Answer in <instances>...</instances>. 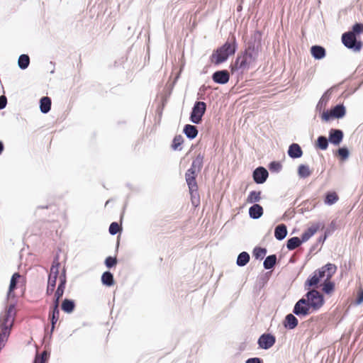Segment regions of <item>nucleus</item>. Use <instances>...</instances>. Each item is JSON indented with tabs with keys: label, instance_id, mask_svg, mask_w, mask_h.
Returning a JSON list of instances; mask_svg holds the SVG:
<instances>
[{
	"label": "nucleus",
	"instance_id": "3c124183",
	"mask_svg": "<svg viewBox=\"0 0 363 363\" xmlns=\"http://www.w3.org/2000/svg\"><path fill=\"white\" fill-rule=\"evenodd\" d=\"M271 168H274L277 170H279L281 168V165L279 163L273 162L271 163Z\"/></svg>",
	"mask_w": 363,
	"mask_h": 363
},
{
	"label": "nucleus",
	"instance_id": "aec40b11",
	"mask_svg": "<svg viewBox=\"0 0 363 363\" xmlns=\"http://www.w3.org/2000/svg\"><path fill=\"white\" fill-rule=\"evenodd\" d=\"M76 305L73 300L65 298L61 304V309L67 313H72L75 309Z\"/></svg>",
	"mask_w": 363,
	"mask_h": 363
},
{
	"label": "nucleus",
	"instance_id": "09e8293b",
	"mask_svg": "<svg viewBox=\"0 0 363 363\" xmlns=\"http://www.w3.org/2000/svg\"><path fill=\"white\" fill-rule=\"evenodd\" d=\"M7 104V99L5 96H0V109H2L6 107Z\"/></svg>",
	"mask_w": 363,
	"mask_h": 363
},
{
	"label": "nucleus",
	"instance_id": "1a4fd4ad",
	"mask_svg": "<svg viewBox=\"0 0 363 363\" xmlns=\"http://www.w3.org/2000/svg\"><path fill=\"white\" fill-rule=\"evenodd\" d=\"M206 104L203 101L196 102L191 113L190 119L196 124L201 123L202 117L205 113Z\"/></svg>",
	"mask_w": 363,
	"mask_h": 363
},
{
	"label": "nucleus",
	"instance_id": "2f4dec72",
	"mask_svg": "<svg viewBox=\"0 0 363 363\" xmlns=\"http://www.w3.org/2000/svg\"><path fill=\"white\" fill-rule=\"evenodd\" d=\"M335 290V283L330 279L325 280L322 291L326 294H331Z\"/></svg>",
	"mask_w": 363,
	"mask_h": 363
},
{
	"label": "nucleus",
	"instance_id": "f3484780",
	"mask_svg": "<svg viewBox=\"0 0 363 363\" xmlns=\"http://www.w3.org/2000/svg\"><path fill=\"white\" fill-rule=\"evenodd\" d=\"M311 53L316 60H320L325 57L326 52L323 47L320 45H313L311 48Z\"/></svg>",
	"mask_w": 363,
	"mask_h": 363
},
{
	"label": "nucleus",
	"instance_id": "f257e3e1",
	"mask_svg": "<svg viewBox=\"0 0 363 363\" xmlns=\"http://www.w3.org/2000/svg\"><path fill=\"white\" fill-rule=\"evenodd\" d=\"M15 306H8L0 315V351L5 347L16 317Z\"/></svg>",
	"mask_w": 363,
	"mask_h": 363
},
{
	"label": "nucleus",
	"instance_id": "37998d69",
	"mask_svg": "<svg viewBox=\"0 0 363 363\" xmlns=\"http://www.w3.org/2000/svg\"><path fill=\"white\" fill-rule=\"evenodd\" d=\"M117 264L116 257H108L105 260V264L108 268H111Z\"/></svg>",
	"mask_w": 363,
	"mask_h": 363
},
{
	"label": "nucleus",
	"instance_id": "f03ea898",
	"mask_svg": "<svg viewBox=\"0 0 363 363\" xmlns=\"http://www.w3.org/2000/svg\"><path fill=\"white\" fill-rule=\"evenodd\" d=\"M237 49L235 36L228 40L220 48L213 51L211 56V62L214 65H220L228 60L229 56L233 55Z\"/></svg>",
	"mask_w": 363,
	"mask_h": 363
},
{
	"label": "nucleus",
	"instance_id": "79ce46f5",
	"mask_svg": "<svg viewBox=\"0 0 363 363\" xmlns=\"http://www.w3.org/2000/svg\"><path fill=\"white\" fill-rule=\"evenodd\" d=\"M337 155L341 160H345L349 156V151L346 147H341L337 151Z\"/></svg>",
	"mask_w": 363,
	"mask_h": 363
},
{
	"label": "nucleus",
	"instance_id": "393cba45",
	"mask_svg": "<svg viewBox=\"0 0 363 363\" xmlns=\"http://www.w3.org/2000/svg\"><path fill=\"white\" fill-rule=\"evenodd\" d=\"M261 194L262 192L260 191H252L250 192L246 199V203L255 204V203L259 202L262 199Z\"/></svg>",
	"mask_w": 363,
	"mask_h": 363
},
{
	"label": "nucleus",
	"instance_id": "a211bd4d",
	"mask_svg": "<svg viewBox=\"0 0 363 363\" xmlns=\"http://www.w3.org/2000/svg\"><path fill=\"white\" fill-rule=\"evenodd\" d=\"M264 213L263 208L257 203H255L249 208V215L253 219L260 218Z\"/></svg>",
	"mask_w": 363,
	"mask_h": 363
},
{
	"label": "nucleus",
	"instance_id": "2eb2a0df",
	"mask_svg": "<svg viewBox=\"0 0 363 363\" xmlns=\"http://www.w3.org/2000/svg\"><path fill=\"white\" fill-rule=\"evenodd\" d=\"M268 177V172L264 167H258L253 172V179L257 184L264 183Z\"/></svg>",
	"mask_w": 363,
	"mask_h": 363
},
{
	"label": "nucleus",
	"instance_id": "0eeeda50",
	"mask_svg": "<svg viewBox=\"0 0 363 363\" xmlns=\"http://www.w3.org/2000/svg\"><path fill=\"white\" fill-rule=\"evenodd\" d=\"M357 33L353 29L351 31L346 32L342 35V42L346 48L354 52H359L362 48V42L357 40Z\"/></svg>",
	"mask_w": 363,
	"mask_h": 363
},
{
	"label": "nucleus",
	"instance_id": "a878e982",
	"mask_svg": "<svg viewBox=\"0 0 363 363\" xmlns=\"http://www.w3.org/2000/svg\"><path fill=\"white\" fill-rule=\"evenodd\" d=\"M21 279H23V277L19 273L16 272L13 274V276L11 279V282H10V285H9V293H8L9 296H11V293L16 288L17 283L19 281V280Z\"/></svg>",
	"mask_w": 363,
	"mask_h": 363
},
{
	"label": "nucleus",
	"instance_id": "603ef678",
	"mask_svg": "<svg viewBox=\"0 0 363 363\" xmlns=\"http://www.w3.org/2000/svg\"><path fill=\"white\" fill-rule=\"evenodd\" d=\"M4 150V145L2 144L1 142H0V154L3 152Z\"/></svg>",
	"mask_w": 363,
	"mask_h": 363
},
{
	"label": "nucleus",
	"instance_id": "a19ab883",
	"mask_svg": "<svg viewBox=\"0 0 363 363\" xmlns=\"http://www.w3.org/2000/svg\"><path fill=\"white\" fill-rule=\"evenodd\" d=\"M121 225L116 222H113L109 226V233L111 235L117 234L121 231Z\"/></svg>",
	"mask_w": 363,
	"mask_h": 363
},
{
	"label": "nucleus",
	"instance_id": "58836bf2",
	"mask_svg": "<svg viewBox=\"0 0 363 363\" xmlns=\"http://www.w3.org/2000/svg\"><path fill=\"white\" fill-rule=\"evenodd\" d=\"M317 146L321 150H326L328 146V142L325 137L320 136L317 140Z\"/></svg>",
	"mask_w": 363,
	"mask_h": 363
},
{
	"label": "nucleus",
	"instance_id": "9b49d317",
	"mask_svg": "<svg viewBox=\"0 0 363 363\" xmlns=\"http://www.w3.org/2000/svg\"><path fill=\"white\" fill-rule=\"evenodd\" d=\"M311 312H313L312 309L305 297L296 302L293 310V313L298 316H306Z\"/></svg>",
	"mask_w": 363,
	"mask_h": 363
},
{
	"label": "nucleus",
	"instance_id": "b1692460",
	"mask_svg": "<svg viewBox=\"0 0 363 363\" xmlns=\"http://www.w3.org/2000/svg\"><path fill=\"white\" fill-rule=\"evenodd\" d=\"M184 133L187 138L194 139L198 135V130L196 126L187 124L184 128Z\"/></svg>",
	"mask_w": 363,
	"mask_h": 363
},
{
	"label": "nucleus",
	"instance_id": "c9c22d12",
	"mask_svg": "<svg viewBox=\"0 0 363 363\" xmlns=\"http://www.w3.org/2000/svg\"><path fill=\"white\" fill-rule=\"evenodd\" d=\"M339 197L335 192H330L326 194L325 203L328 205H332L336 203Z\"/></svg>",
	"mask_w": 363,
	"mask_h": 363
},
{
	"label": "nucleus",
	"instance_id": "ea45409f",
	"mask_svg": "<svg viewBox=\"0 0 363 363\" xmlns=\"http://www.w3.org/2000/svg\"><path fill=\"white\" fill-rule=\"evenodd\" d=\"M267 250L262 247H256L254 250V255L256 258L263 259L266 255Z\"/></svg>",
	"mask_w": 363,
	"mask_h": 363
},
{
	"label": "nucleus",
	"instance_id": "9d476101",
	"mask_svg": "<svg viewBox=\"0 0 363 363\" xmlns=\"http://www.w3.org/2000/svg\"><path fill=\"white\" fill-rule=\"evenodd\" d=\"M64 274L65 279V284L67 283V274H66V269L65 267H61V264L59 262L58 257H56L52 263L50 269V274L48 276L54 277L56 278H58L59 284L58 286L60 284V280L61 277H62Z\"/></svg>",
	"mask_w": 363,
	"mask_h": 363
},
{
	"label": "nucleus",
	"instance_id": "4be33fe9",
	"mask_svg": "<svg viewBox=\"0 0 363 363\" xmlns=\"http://www.w3.org/2000/svg\"><path fill=\"white\" fill-rule=\"evenodd\" d=\"M288 154L291 158H298L301 157L303 152L298 144L293 143L289 147Z\"/></svg>",
	"mask_w": 363,
	"mask_h": 363
},
{
	"label": "nucleus",
	"instance_id": "a18cd8bd",
	"mask_svg": "<svg viewBox=\"0 0 363 363\" xmlns=\"http://www.w3.org/2000/svg\"><path fill=\"white\" fill-rule=\"evenodd\" d=\"M327 102H328V99H325L324 96H323L317 105V108L319 110H321V109L324 110Z\"/></svg>",
	"mask_w": 363,
	"mask_h": 363
},
{
	"label": "nucleus",
	"instance_id": "bb28decb",
	"mask_svg": "<svg viewBox=\"0 0 363 363\" xmlns=\"http://www.w3.org/2000/svg\"><path fill=\"white\" fill-rule=\"evenodd\" d=\"M319 226L318 225H312L308 228L301 235L303 242L307 241L311 237H312L318 230Z\"/></svg>",
	"mask_w": 363,
	"mask_h": 363
},
{
	"label": "nucleus",
	"instance_id": "dca6fc26",
	"mask_svg": "<svg viewBox=\"0 0 363 363\" xmlns=\"http://www.w3.org/2000/svg\"><path fill=\"white\" fill-rule=\"evenodd\" d=\"M343 138V133L340 130L331 129L329 134V140L334 145H339Z\"/></svg>",
	"mask_w": 363,
	"mask_h": 363
},
{
	"label": "nucleus",
	"instance_id": "c03bdc74",
	"mask_svg": "<svg viewBox=\"0 0 363 363\" xmlns=\"http://www.w3.org/2000/svg\"><path fill=\"white\" fill-rule=\"evenodd\" d=\"M47 352H43L40 355H36L34 363H45L47 360Z\"/></svg>",
	"mask_w": 363,
	"mask_h": 363
},
{
	"label": "nucleus",
	"instance_id": "6ab92c4d",
	"mask_svg": "<svg viewBox=\"0 0 363 363\" xmlns=\"http://www.w3.org/2000/svg\"><path fill=\"white\" fill-rule=\"evenodd\" d=\"M203 155L201 153L198 154L196 158L193 160L191 167L189 169L199 172L203 167Z\"/></svg>",
	"mask_w": 363,
	"mask_h": 363
},
{
	"label": "nucleus",
	"instance_id": "f704fd0d",
	"mask_svg": "<svg viewBox=\"0 0 363 363\" xmlns=\"http://www.w3.org/2000/svg\"><path fill=\"white\" fill-rule=\"evenodd\" d=\"M277 257L275 255H269L264 261V267L266 269H272L276 264Z\"/></svg>",
	"mask_w": 363,
	"mask_h": 363
},
{
	"label": "nucleus",
	"instance_id": "de8ad7c7",
	"mask_svg": "<svg viewBox=\"0 0 363 363\" xmlns=\"http://www.w3.org/2000/svg\"><path fill=\"white\" fill-rule=\"evenodd\" d=\"M363 302V289H361L358 293L355 301L356 304L359 305Z\"/></svg>",
	"mask_w": 363,
	"mask_h": 363
},
{
	"label": "nucleus",
	"instance_id": "f8f14e48",
	"mask_svg": "<svg viewBox=\"0 0 363 363\" xmlns=\"http://www.w3.org/2000/svg\"><path fill=\"white\" fill-rule=\"evenodd\" d=\"M345 108L342 105H337L330 111H323L321 118L325 121H328L333 118H340L345 116Z\"/></svg>",
	"mask_w": 363,
	"mask_h": 363
},
{
	"label": "nucleus",
	"instance_id": "4c0bfd02",
	"mask_svg": "<svg viewBox=\"0 0 363 363\" xmlns=\"http://www.w3.org/2000/svg\"><path fill=\"white\" fill-rule=\"evenodd\" d=\"M183 142L184 139L181 135H176L173 139L172 148L174 150L179 149Z\"/></svg>",
	"mask_w": 363,
	"mask_h": 363
},
{
	"label": "nucleus",
	"instance_id": "423d86ee",
	"mask_svg": "<svg viewBox=\"0 0 363 363\" xmlns=\"http://www.w3.org/2000/svg\"><path fill=\"white\" fill-rule=\"evenodd\" d=\"M199 172L188 169L185 174L186 182L188 184L189 193L191 196L193 204L197 206L199 203V196L198 193V185L196 182V177Z\"/></svg>",
	"mask_w": 363,
	"mask_h": 363
},
{
	"label": "nucleus",
	"instance_id": "72a5a7b5",
	"mask_svg": "<svg viewBox=\"0 0 363 363\" xmlns=\"http://www.w3.org/2000/svg\"><path fill=\"white\" fill-rule=\"evenodd\" d=\"M298 174L300 177L306 178L311 174V171L308 165L301 164L298 169Z\"/></svg>",
	"mask_w": 363,
	"mask_h": 363
},
{
	"label": "nucleus",
	"instance_id": "c756f323",
	"mask_svg": "<svg viewBox=\"0 0 363 363\" xmlns=\"http://www.w3.org/2000/svg\"><path fill=\"white\" fill-rule=\"evenodd\" d=\"M101 281L106 286H113L114 284L113 274L110 272H105L101 276Z\"/></svg>",
	"mask_w": 363,
	"mask_h": 363
},
{
	"label": "nucleus",
	"instance_id": "7ed1b4c3",
	"mask_svg": "<svg viewBox=\"0 0 363 363\" xmlns=\"http://www.w3.org/2000/svg\"><path fill=\"white\" fill-rule=\"evenodd\" d=\"M60 284L57 286L55 294L52 305L50 307L48 318L51 322V333L54 330L55 325L60 319L59 304L65 289V279L64 275L61 277Z\"/></svg>",
	"mask_w": 363,
	"mask_h": 363
},
{
	"label": "nucleus",
	"instance_id": "e433bc0d",
	"mask_svg": "<svg viewBox=\"0 0 363 363\" xmlns=\"http://www.w3.org/2000/svg\"><path fill=\"white\" fill-rule=\"evenodd\" d=\"M18 66L21 69H26L30 63V58L27 55H21L18 58Z\"/></svg>",
	"mask_w": 363,
	"mask_h": 363
},
{
	"label": "nucleus",
	"instance_id": "412c9836",
	"mask_svg": "<svg viewBox=\"0 0 363 363\" xmlns=\"http://www.w3.org/2000/svg\"><path fill=\"white\" fill-rule=\"evenodd\" d=\"M298 319L293 314H288L284 319V325L289 329H294L298 325Z\"/></svg>",
	"mask_w": 363,
	"mask_h": 363
},
{
	"label": "nucleus",
	"instance_id": "cd10ccee",
	"mask_svg": "<svg viewBox=\"0 0 363 363\" xmlns=\"http://www.w3.org/2000/svg\"><path fill=\"white\" fill-rule=\"evenodd\" d=\"M40 108L43 113L49 112L51 108V99L48 96L43 97L40 99Z\"/></svg>",
	"mask_w": 363,
	"mask_h": 363
},
{
	"label": "nucleus",
	"instance_id": "20e7f679",
	"mask_svg": "<svg viewBox=\"0 0 363 363\" xmlns=\"http://www.w3.org/2000/svg\"><path fill=\"white\" fill-rule=\"evenodd\" d=\"M337 267L335 264L328 263L313 272V275L307 279L306 285L310 287L315 286L321 281L331 279L335 274Z\"/></svg>",
	"mask_w": 363,
	"mask_h": 363
},
{
	"label": "nucleus",
	"instance_id": "6e6552de",
	"mask_svg": "<svg viewBox=\"0 0 363 363\" xmlns=\"http://www.w3.org/2000/svg\"><path fill=\"white\" fill-rule=\"evenodd\" d=\"M305 298L308 301L312 311H317L324 304L323 296L317 290L313 289L308 291Z\"/></svg>",
	"mask_w": 363,
	"mask_h": 363
},
{
	"label": "nucleus",
	"instance_id": "8fccbe9b",
	"mask_svg": "<svg viewBox=\"0 0 363 363\" xmlns=\"http://www.w3.org/2000/svg\"><path fill=\"white\" fill-rule=\"evenodd\" d=\"M246 363H261V362L259 358L255 357L247 359Z\"/></svg>",
	"mask_w": 363,
	"mask_h": 363
},
{
	"label": "nucleus",
	"instance_id": "5701e85b",
	"mask_svg": "<svg viewBox=\"0 0 363 363\" xmlns=\"http://www.w3.org/2000/svg\"><path fill=\"white\" fill-rule=\"evenodd\" d=\"M286 234L287 229L284 224H280L276 227L274 230V236L277 240H283L286 236Z\"/></svg>",
	"mask_w": 363,
	"mask_h": 363
},
{
	"label": "nucleus",
	"instance_id": "49530a36",
	"mask_svg": "<svg viewBox=\"0 0 363 363\" xmlns=\"http://www.w3.org/2000/svg\"><path fill=\"white\" fill-rule=\"evenodd\" d=\"M353 30L357 35L363 33V23H356L353 25Z\"/></svg>",
	"mask_w": 363,
	"mask_h": 363
},
{
	"label": "nucleus",
	"instance_id": "7c9ffc66",
	"mask_svg": "<svg viewBox=\"0 0 363 363\" xmlns=\"http://www.w3.org/2000/svg\"><path fill=\"white\" fill-rule=\"evenodd\" d=\"M302 242V239L300 240L298 237H293L288 240L286 247L289 250H293L299 247Z\"/></svg>",
	"mask_w": 363,
	"mask_h": 363
},
{
	"label": "nucleus",
	"instance_id": "ddd939ff",
	"mask_svg": "<svg viewBox=\"0 0 363 363\" xmlns=\"http://www.w3.org/2000/svg\"><path fill=\"white\" fill-rule=\"evenodd\" d=\"M275 337L271 334H263L258 340L259 346L264 350L272 347L275 343Z\"/></svg>",
	"mask_w": 363,
	"mask_h": 363
},
{
	"label": "nucleus",
	"instance_id": "473e14b6",
	"mask_svg": "<svg viewBox=\"0 0 363 363\" xmlns=\"http://www.w3.org/2000/svg\"><path fill=\"white\" fill-rule=\"evenodd\" d=\"M250 261V255L246 252H241L237 259V264L238 266L242 267L246 265Z\"/></svg>",
	"mask_w": 363,
	"mask_h": 363
},
{
	"label": "nucleus",
	"instance_id": "4468645a",
	"mask_svg": "<svg viewBox=\"0 0 363 363\" xmlns=\"http://www.w3.org/2000/svg\"><path fill=\"white\" fill-rule=\"evenodd\" d=\"M212 79L216 83L224 84L228 82L230 74L227 70L217 71L213 74Z\"/></svg>",
	"mask_w": 363,
	"mask_h": 363
},
{
	"label": "nucleus",
	"instance_id": "c85d7f7f",
	"mask_svg": "<svg viewBox=\"0 0 363 363\" xmlns=\"http://www.w3.org/2000/svg\"><path fill=\"white\" fill-rule=\"evenodd\" d=\"M58 278L48 276V286L46 289V294L47 295H51L53 294L57 284V280Z\"/></svg>",
	"mask_w": 363,
	"mask_h": 363
},
{
	"label": "nucleus",
	"instance_id": "39448f33",
	"mask_svg": "<svg viewBox=\"0 0 363 363\" xmlns=\"http://www.w3.org/2000/svg\"><path fill=\"white\" fill-rule=\"evenodd\" d=\"M256 60V52L254 48L248 47L245 52L239 55L233 65L232 71H245L250 68V65Z\"/></svg>",
	"mask_w": 363,
	"mask_h": 363
}]
</instances>
